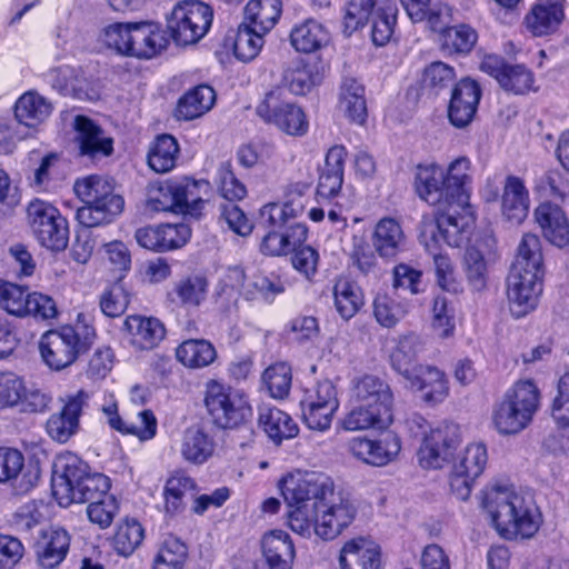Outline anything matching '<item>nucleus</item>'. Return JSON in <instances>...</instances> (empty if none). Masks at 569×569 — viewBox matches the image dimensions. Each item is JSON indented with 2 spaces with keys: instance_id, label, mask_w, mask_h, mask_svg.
<instances>
[{
  "instance_id": "obj_1",
  "label": "nucleus",
  "mask_w": 569,
  "mask_h": 569,
  "mask_svg": "<svg viewBox=\"0 0 569 569\" xmlns=\"http://www.w3.org/2000/svg\"><path fill=\"white\" fill-rule=\"evenodd\" d=\"M479 500L489 525L507 541L532 539L543 523L532 495L515 487H487L481 490Z\"/></svg>"
},
{
  "instance_id": "obj_2",
  "label": "nucleus",
  "mask_w": 569,
  "mask_h": 569,
  "mask_svg": "<svg viewBox=\"0 0 569 569\" xmlns=\"http://www.w3.org/2000/svg\"><path fill=\"white\" fill-rule=\"evenodd\" d=\"M542 252L536 234H523L507 279V297L513 317L533 311L542 293Z\"/></svg>"
},
{
  "instance_id": "obj_3",
  "label": "nucleus",
  "mask_w": 569,
  "mask_h": 569,
  "mask_svg": "<svg viewBox=\"0 0 569 569\" xmlns=\"http://www.w3.org/2000/svg\"><path fill=\"white\" fill-rule=\"evenodd\" d=\"M333 480L321 472L296 469L287 472L278 481L287 507V525L299 536H308L311 528V517L318 503L330 493Z\"/></svg>"
},
{
  "instance_id": "obj_4",
  "label": "nucleus",
  "mask_w": 569,
  "mask_h": 569,
  "mask_svg": "<svg viewBox=\"0 0 569 569\" xmlns=\"http://www.w3.org/2000/svg\"><path fill=\"white\" fill-rule=\"evenodd\" d=\"M110 479L102 473H90L86 462L77 456L67 453L56 462L52 477V495L59 506L91 503L102 496L111 495Z\"/></svg>"
},
{
  "instance_id": "obj_5",
  "label": "nucleus",
  "mask_w": 569,
  "mask_h": 569,
  "mask_svg": "<svg viewBox=\"0 0 569 569\" xmlns=\"http://www.w3.org/2000/svg\"><path fill=\"white\" fill-rule=\"evenodd\" d=\"M96 336L89 316L79 313L73 326H61L41 335L38 341L40 358L51 371H62L92 347Z\"/></svg>"
},
{
  "instance_id": "obj_6",
  "label": "nucleus",
  "mask_w": 569,
  "mask_h": 569,
  "mask_svg": "<svg viewBox=\"0 0 569 569\" xmlns=\"http://www.w3.org/2000/svg\"><path fill=\"white\" fill-rule=\"evenodd\" d=\"M102 41L122 56L144 60L157 57L169 44L161 26L150 21L112 23L104 28Z\"/></svg>"
},
{
  "instance_id": "obj_7",
  "label": "nucleus",
  "mask_w": 569,
  "mask_h": 569,
  "mask_svg": "<svg viewBox=\"0 0 569 569\" xmlns=\"http://www.w3.org/2000/svg\"><path fill=\"white\" fill-rule=\"evenodd\" d=\"M73 190L84 204L77 210L76 218L87 228L108 223L123 210L124 200L114 191V182L108 177H83L74 182Z\"/></svg>"
},
{
  "instance_id": "obj_8",
  "label": "nucleus",
  "mask_w": 569,
  "mask_h": 569,
  "mask_svg": "<svg viewBox=\"0 0 569 569\" xmlns=\"http://www.w3.org/2000/svg\"><path fill=\"white\" fill-rule=\"evenodd\" d=\"M475 220L470 203L451 201L438 207L435 219L423 218L420 241L427 251L439 249L441 242L449 247H460L469 238Z\"/></svg>"
},
{
  "instance_id": "obj_9",
  "label": "nucleus",
  "mask_w": 569,
  "mask_h": 569,
  "mask_svg": "<svg viewBox=\"0 0 569 569\" xmlns=\"http://www.w3.org/2000/svg\"><path fill=\"white\" fill-rule=\"evenodd\" d=\"M206 182L188 177L156 181L146 190V207L150 211H172L196 216L203 206L200 189Z\"/></svg>"
},
{
  "instance_id": "obj_10",
  "label": "nucleus",
  "mask_w": 569,
  "mask_h": 569,
  "mask_svg": "<svg viewBox=\"0 0 569 569\" xmlns=\"http://www.w3.org/2000/svg\"><path fill=\"white\" fill-rule=\"evenodd\" d=\"M203 402L212 422L222 429L237 428L253 415L246 393L217 380L206 383Z\"/></svg>"
},
{
  "instance_id": "obj_11",
  "label": "nucleus",
  "mask_w": 569,
  "mask_h": 569,
  "mask_svg": "<svg viewBox=\"0 0 569 569\" xmlns=\"http://www.w3.org/2000/svg\"><path fill=\"white\" fill-rule=\"evenodd\" d=\"M357 509L352 500L341 491L335 490V483L330 486V493L318 503L315 515L311 517V528L308 536L312 535L329 541L340 536L356 518Z\"/></svg>"
},
{
  "instance_id": "obj_12",
  "label": "nucleus",
  "mask_w": 569,
  "mask_h": 569,
  "mask_svg": "<svg viewBox=\"0 0 569 569\" xmlns=\"http://www.w3.org/2000/svg\"><path fill=\"white\" fill-rule=\"evenodd\" d=\"M257 114L278 131L293 138L305 137L309 119L305 109L279 89L267 92L256 108Z\"/></svg>"
},
{
  "instance_id": "obj_13",
  "label": "nucleus",
  "mask_w": 569,
  "mask_h": 569,
  "mask_svg": "<svg viewBox=\"0 0 569 569\" xmlns=\"http://www.w3.org/2000/svg\"><path fill=\"white\" fill-rule=\"evenodd\" d=\"M27 221L38 242L52 251L64 250L69 241L67 219L52 203L36 198L27 206Z\"/></svg>"
},
{
  "instance_id": "obj_14",
  "label": "nucleus",
  "mask_w": 569,
  "mask_h": 569,
  "mask_svg": "<svg viewBox=\"0 0 569 569\" xmlns=\"http://www.w3.org/2000/svg\"><path fill=\"white\" fill-rule=\"evenodd\" d=\"M212 19V9L207 3L183 0L168 14L167 28L178 44H193L208 33Z\"/></svg>"
},
{
  "instance_id": "obj_15",
  "label": "nucleus",
  "mask_w": 569,
  "mask_h": 569,
  "mask_svg": "<svg viewBox=\"0 0 569 569\" xmlns=\"http://www.w3.org/2000/svg\"><path fill=\"white\" fill-rule=\"evenodd\" d=\"M300 405L307 427L325 432L330 429L339 408L337 389L330 380L319 381L306 390Z\"/></svg>"
},
{
  "instance_id": "obj_16",
  "label": "nucleus",
  "mask_w": 569,
  "mask_h": 569,
  "mask_svg": "<svg viewBox=\"0 0 569 569\" xmlns=\"http://www.w3.org/2000/svg\"><path fill=\"white\" fill-rule=\"evenodd\" d=\"M460 441L458 425L441 421L430 428L418 452L419 463L425 469H440L452 457Z\"/></svg>"
},
{
  "instance_id": "obj_17",
  "label": "nucleus",
  "mask_w": 569,
  "mask_h": 569,
  "mask_svg": "<svg viewBox=\"0 0 569 569\" xmlns=\"http://www.w3.org/2000/svg\"><path fill=\"white\" fill-rule=\"evenodd\" d=\"M349 453L371 467H385L393 462L401 451V440L395 432L378 437L359 436L348 441Z\"/></svg>"
},
{
  "instance_id": "obj_18",
  "label": "nucleus",
  "mask_w": 569,
  "mask_h": 569,
  "mask_svg": "<svg viewBox=\"0 0 569 569\" xmlns=\"http://www.w3.org/2000/svg\"><path fill=\"white\" fill-rule=\"evenodd\" d=\"M496 239L491 233H479L467 247L462 268L469 286L477 291L486 288L489 266L496 260Z\"/></svg>"
},
{
  "instance_id": "obj_19",
  "label": "nucleus",
  "mask_w": 569,
  "mask_h": 569,
  "mask_svg": "<svg viewBox=\"0 0 569 569\" xmlns=\"http://www.w3.org/2000/svg\"><path fill=\"white\" fill-rule=\"evenodd\" d=\"M350 396L355 403L393 418L395 396L390 385L381 377L370 373L355 377L350 383Z\"/></svg>"
},
{
  "instance_id": "obj_20",
  "label": "nucleus",
  "mask_w": 569,
  "mask_h": 569,
  "mask_svg": "<svg viewBox=\"0 0 569 569\" xmlns=\"http://www.w3.org/2000/svg\"><path fill=\"white\" fill-rule=\"evenodd\" d=\"M40 475L39 463H26L20 450L0 447V483L10 482L17 491L26 493L38 485Z\"/></svg>"
},
{
  "instance_id": "obj_21",
  "label": "nucleus",
  "mask_w": 569,
  "mask_h": 569,
  "mask_svg": "<svg viewBox=\"0 0 569 569\" xmlns=\"http://www.w3.org/2000/svg\"><path fill=\"white\" fill-rule=\"evenodd\" d=\"M339 566L340 569H381V546L371 537H353L342 545Z\"/></svg>"
},
{
  "instance_id": "obj_22",
  "label": "nucleus",
  "mask_w": 569,
  "mask_h": 569,
  "mask_svg": "<svg viewBox=\"0 0 569 569\" xmlns=\"http://www.w3.org/2000/svg\"><path fill=\"white\" fill-rule=\"evenodd\" d=\"M124 337L137 350H152L166 337L164 325L156 317L130 315L123 322Z\"/></svg>"
},
{
  "instance_id": "obj_23",
  "label": "nucleus",
  "mask_w": 569,
  "mask_h": 569,
  "mask_svg": "<svg viewBox=\"0 0 569 569\" xmlns=\"http://www.w3.org/2000/svg\"><path fill=\"white\" fill-rule=\"evenodd\" d=\"M308 184L292 186L283 203H267L260 210L261 219L271 227H282L301 216L308 203Z\"/></svg>"
},
{
  "instance_id": "obj_24",
  "label": "nucleus",
  "mask_w": 569,
  "mask_h": 569,
  "mask_svg": "<svg viewBox=\"0 0 569 569\" xmlns=\"http://www.w3.org/2000/svg\"><path fill=\"white\" fill-rule=\"evenodd\" d=\"M415 189L418 197L427 203L442 207L451 202L445 178V169L439 164H420L416 169Z\"/></svg>"
},
{
  "instance_id": "obj_25",
  "label": "nucleus",
  "mask_w": 569,
  "mask_h": 569,
  "mask_svg": "<svg viewBox=\"0 0 569 569\" xmlns=\"http://www.w3.org/2000/svg\"><path fill=\"white\" fill-rule=\"evenodd\" d=\"M481 90L478 83L470 79H462L453 88L449 103L448 116L450 122L457 128L468 126L480 101Z\"/></svg>"
},
{
  "instance_id": "obj_26",
  "label": "nucleus",
  "mask_w": 569,
  "mask_h": 569,
  "mask_svg": "<svg viewBox=\"0 0 569 569\" xmlns=\"http://www.w3.org/2000/svg\"><path fill=\"white\" fill-rule=\"evenodd\" d=\"M565 18L563 0H537L523 18L527 30L535 37L555 33Z\"/></svg>"
},
{
  "instance_id": "obj_27",
  "label": "nucleus",
  "mask_w": 569,
  "mask_h": 569,
  "mask_svg": "<svg viewBox=\"0 0 569 569\" xmlns=\"http://www.w3.org/2000/svg\"><path fill=\"white\" fill-rule=\"evenodd\" d=\"M406 380L412 389L420 392L421 399L428 405L441 403L449 396L448 378L435 366H419Z\"/></svg>"
},
{
  "instance_id": "obj_28",
  "label": "nucleus",
  "mask_w": 569,
  "mask_h": 569,
  "mask_svg": "<svg viewBox=\"0 0 569 569\" xmlns=\"http://www.w3.org/2000/svg\"><path fill=\"white\" fill-rule=\"evenodd\" d=\"M70 546V536L67 530L50 527L41 531L34 552L38 566L42 569H53L66 558Z\"/></svg>"
},
{
  "instance_id": "obj_29",
  "label": "nucleus",
  "mask_w": 569,
  "mask_h": 569,
  "mask_svg": "<svg viewBox=\"0 0 569 569\" xmlns=\"http://www.w3.org/2000/svg\"><path fill=\"white\" fill-rule=\"evenodd\" d=\"M289 39L297 52L316 53L329 46L331 34L323 23L308 18L293 24Z\"/></svg>"
},
{
  "instance_id": "obj_30",
  "label": "nucleus",
  "mask_w": 569,
  "mask_h": 569,
  "mask_svg": "<svg viewBox=\"0 0 569 569\" xmlns=\"http://www.w3.org/2000/svg\"><path fill=\"white\" fill-rule=\"evenodd\" d=\"M542 236L553 246H569V221L563 210L550 202L539 204L533 212Z\"/></svg>"
},
{
  "instance_id": "obj_31",
  "label": "nucleus",
  "mask_w": 569,
  "mask_h": 569,
  "mask_svg": "<svg viewBox=\"0 0 569 569\" xmlns=\"http://www.w3.org/2000/svg\"><path fill=\"white\" fill-rule=\"evenodd\" d=\"M530 207L529 191L521 178L508 176L501 194V214L511 224H520L528 217Z\"/></svg>"
},
{
  "instance_id": "obj_32",
  "label": "nucleus",
  "mask_w": 569,
  "mask_h": 569,
  "mask_svg": "<svg viewBox=\"0 0 569 569\" xmlns=\"http://www.w3.org/2000/svg\"><path fill=\"white\" fill-rule=\"evenodd\" d=\"M213 437L200 427L187 428L180 439L179 452L182 460L192 466H203L216 452Z\"/></svg>"
},
{
  "instance_id": "obj_33",
  "label": "nucleus",
  "mask_w": 569,
  "mask_h": 569,
  "mask_svg": "<svg viewBox=\"0 0 569 569\" xmlns=\"http://www.w3.org/2000/svg\"><path fill=\"white\" fill-rule=\"evenodd\" d=\"M209 282L200 273L189 274L174 281L167 291V300L183 309L200 307L207 299Z\"/></svg>"
},
{
  "instance_id": "obj_34",
  "label": "nucleus",
  "mask_w": 569,
  "mask_h": 569,
  "mask_svg": "<svg viewBox=\"0 0 569 569\" xmlns=\"http://www.w3.org/2000/svg\"><path fill=\"white\" fill-rule=\"evenodd\" d=\"M406 234L400 221L393 217H383L377 221L372 231V246L379 257L393 259L406 246Z\"/></svg>"
},
{
  "instance_id": "obj_35",
  "label": "nucleus",
  "mask_w": 569,
  "mask_h": 569,
  "mask_svg": "<svg viewBox=\"0 0 569 569\" xmlns=\"http://www.w3.org/2000/svg\"><path fill=\"white\" fill-rule=\"evenodd\" d=\"M325 77V68L315 61L298 59L283 73L286 87L296 96H303L319 86Z\"/></svg>"
},
{
  "instance_id": "obj_36",
  "label": "nucleus",
  "mask_w": 569,
  "mask_h": 569,
  "mask_svg": "<svg viewBox=\"0 0 569 569\" xmlns=\"http://www.w3.org/2000/svg\"><path fill=\"white\" fill-rule=\"evenodd\" d=\"M347 153L343 146H333L328 150L317 184L319 197L330 199L341 190Z\"/></svg>"
},
{
  "instance_id": "obj_37",
  "label": "nucleus",
  "mask_w": 569,
  "mask_h": 569,
  "mask_svg": "<svg viewBox=\"0 0 569 569\" xmlns=\"http://www.w3.org/2000/svg\"><path fill=\"white\" fill-rule=\"evenodd\" d=\"M261 548L270 569H291L296 551L288 532L280 529L267 532L262 537Z\"/></svg>"
},
{
  "instance_id": "obj_38",
  "label": "nucleus",
  "mask_w": 569,
  "mask_h": 569,
  "mask_svg": "<svg viewBox=\"0 0 569 569\" xmlns=\"http://www.w3.org/2000/svg\"><path fill=\"white\" fill-rule=\"evenodd\" d=\"M77 141L82 154L89 157L109 156L112 152V139L89 118L77 116L73 121Z\"/></svg>"
},
{
  "instance_id": "obj_39",
  "label": "nucleus",
  "mask_w": 569,
  "mask_h": 569,
  "mask_svg": "<svg viewBox=\"0 0 569 569\" xmlns=\"http://www.w3.org/2000/svg\"><path fill=\"white\" fill-rule=\"evenodd\" d=\"M392 423L393 418L365 405L356 403L337 421V429L347 432H357L369 429H387Z\"/></svg>"
},
{
  "instance_id": "obj_40",
  "label": "nucleus",
  "mask_w": 569,
  "mask_h": 569,
  "mask_svg": "<svg viewBox=\"0 0 569 569\" xmlns=\"http://www.w3.org/2000/svg\"><path fill=\"white\" fill-rule=\"evenodd\" d=\"M447 191L451 201L470 203V190L472 184V163L467 157H458L452 160L445 170Z\"/></svg>"
},
{
  "instance_id": "obj_41",
  "label": "nucleus",
  "mask_w": 569,
  "mask_h": 569,
  "mask_svg": "<svg viewBox=\"0 0 569 569\" xmlns=\"http://www.w3.org/2000/svg\"><path fill=\"white\" fill-rule=\"evenodd\" d=\"M535 417L500 399L492 409L491 422L501 436H516L526 430Z\"/></svg>"
},
{
  "instance_id": "obj_42",
  "label": "nucleus",
  "mask_w": 569,
  "mask_h": 569,
  "mask_svg": "<svg viewBox=\"0 0 569 569\" xmlns=\"http://www.w3.org/2000/svg\"><path fill=\"white\" fill-rule=\"evenodd\" d=\"M535 417L500 399L492 409L491 422L501 436H516L526 430Z\"/></svg>"
},
{
  "instance_id": "obj_43",
  "label": "nucleus",
  "mask_w": 569,
  "mask_h": 569,
  "mask_svg": "<svg viewBox=\"0 0 569 569\" xmlns=\"http://www.w3.org/2000/svg\"><path fill=\"white\" fill-rule=\"evenodd\" d=\"M308 236L303 223H293L283 232L270 231L261 241V251L272 257L286 256L301 246Z\"/></svg>"
},
{
  "instance_id": "obj_44",
  "label": "nucleus",
  "mask_w": 569,
  "mask_h": 569,
  "mask_svg": "<svg viewBox=\"0 0 569 569\" xmlns=\"http://www.w3.org/2000/svg\"><path fill=\"white\" fill-rule=\"evenodd\" d=\"M338 109L351 122L362 124L366 121L365 87L357 79H343L340 87Z\"/></svg>"
},
{
  "instance_id": "obj_45",
  "label": "nucleus",
  "mask_w": 569,
  "mask_h": 569,
  "mask_svg": "<svg viewBox=\"0 0 569 569\" xmlns=\"http://www.w3.org/2000/svg\"><path fill=\"white\" fill-rule=\"evenodd\" d=\"M216 102L214 90L200 84L188 90L179 100L176 117L180 120H193L207 113Z\"/></svg>"
},
{
  "instance_id": "obj_46",
  "label": "nucleus",
  "mask_w": 569,
  "mask_h": 569,
  "mask_svg": "<svg viewBox=\"0 0 569 569\" xmlns=\"http://www.w3.org/2000/svg\"><path fill=\"white\" fill-rule=\"evenodd\" d=\"M259 423L276 445L295 438L299 432L295 420L287 412L274 407L260 408Z\"/></svg>"
},
{
  "instance_id": "obj_47",
  "label": "nucleus",
  "mask_w": 569,
  "mask_h": 569,
  "mask_svg": "<svg viewBox=\"0 0 569 569\" xmlns=\"http://www.w3.org/2000/svg\"><path fill=\"white\" fill-rule=\"evenodd\" d=\"M333 306L339 316L349 320L353 318L365 305V297L357 282L339 277L332 287Z\"/></svg>"
},
{
  "instance_id": "obj_48",
  "label": "nucleus",
  "mask_w": 569,
  "mask_h": 569,
  "mask_svg": "<svg viewBox=\"0 0 569 569\" xmlns=\"http://www.w3.org/2000/svg\"><path fill=\"white\" fill-rule=\"evenodd\" d=\"M52 112V104L37 92L28 91L16 102L14 116L19 124L32 128L46 121Z\"/></svg>"
},
{
  "instance_id": "obj_49",
  "label": "nucleus",
  "mask_w": 569,
  "mask_h": 569,
  "mask_svg": "<svg viewBox=\"0 0 569 569\" xmlns=\"http://www.w3.org/2000/svg\"><path fill=\"white\" fill-rule=\"evenodd\" d=\"M422 350L423 343L418 336L410 333L400 337L390 353L391 367L407 379L418 370L419 366H416V362Z\"/></svg>"
},
{
  "instance_id": "obj_50",
  "label": "nucleus",
  "mask_w": 569,
  "mask_h": 569,
  "mask_svg": "<svg viewBox=\"0 0 569 569\" xmlns=\"http://www.w3.org/2000/svg\"><path fill=\"white\" fill-rule=\"evenodd\" d=\"M501 399L536 417L541 407L542 396L535 380L519 379L506 390Z\"/></svg>"
},
{
  "instance_id": "obj_51",
  "label": "nucleus",
  "mask_w": 569,
  "mask_h": 569,
  "mask_svg": "<svg viewBox=\"0 0 569 569\" xmlns=\"http://www.w3.org/2000/svg\"><path fill=\"white\" fill-rule=\"evenodd\" d=\"M216 349L204 339H188L176 349V358L184 367L200 369L208 367L216 359Z\"/></svg>"
},
{
  "instance_id": "obj_52",
  "label": "nucleus",
  "mask_w": 569,
  "mask_h": 569,
  "mask_svg": "<svg viewBox=\"0 0 569 569\" xmlns=\"http://www.w3.org/2000/svg\"><path fill=\"white\" fill-rule=\"evenodd\" d=\"M281 12V0H250L244 17L248 24L268 33L278 22Z\"/></svg>"
},
{
  "instance_id": "obj_53",
  "label": "nucleus",
  "mask_w": 569,
  "mask_h": 569,
  "mask_svg": "<svg viewBox=\"0 0 569 569\" xmlns=\"http://www.w3.org/2000/svg\"><path fill=\"white\" fill-rule=\"evenodd\" d=\"M179 146L170 134H161L150 144L148 164L157 173L171 171L177 162Z\"/></svg>"
},
{
  "instance_id": "obj_54",
  "label": "nucleus",
  "mask_w": 569,
  "mask_h": 569,
  "mask_svg": "<svg viewBox=\"0 0 569 569\" xmlns=\"http://www.w3.org/2000/svg\"><path fill=\"white\" fill-rule=\"evenodd\" d=\"M488 465V449L481 441L468 443L455 458L453 470L460 476L480 477Z\"/></svg>"
},
{
  "instance_id": "obj_55",
  "label": "nucleus",
  "mask_w": 569,
  "mask_h": 569,
  "mask_svg": "<svg viewBox=\"0 0 569 569\" xmlns=\"http://www.w3.org/2000/svg\"><path fill=\"white\" fill-rule=\"evenodd\" d=\"M266 34L248 23L239 26L234 34L230 37L236 58L243 62L253 60L264 44Z\"/></svg>"
},
{
  "instance_id": "obj_56",
  "label": "nucleus",
  "mask_w": 569,
  "mask_h": 569,
  "mask_svg": "<svg viewBox=\"0 0 569 569\" xmlns=\"http://www.w3.org/2000/svg\"><path fill=\"white\" fill-rule=\"evenodd\" d=\"M373 317L383 328H395L409 312V305L388 293H378L372 302Z\"/></svg>"
},
{
  "instance_id": "obj_57",
  "label": "nucleus",
  "mask_w": 569,
  "mask_h": 569,
  "mask_svg": "<svg viewBox=\"0 0 569 569\" xmlns=\"http://www.w3.org/2000/svg\"><path fill=\"white\" fill-rule=\"evenodd\" d=\"M194 489V481L191 477L183 473H176L166 481L162 496L164 511L167 515L174 516L184 509V497Z\"/></svg>"
},
{
  "instance_id": "obj_58",
  "label": "nucleus",
  "mask_w": 569,
  "mask_h": 569,
  "mask_svg": "<svg viewBox=\"0 0 569 569\" xmlns=\"http://www.w3.org/2000/svg\"><path fill=\"white\" fill-rule=\"evenodd\" d=\"M143 538L144 530L140 522L126 518L117 526L112 543L119 555L128 557L141 545Z\"/></svg>"
},
{
  "instance_id": "obj_59",
  "label": "nucleus",
  "mask_w": 569,
  "mask_h": 569,
  "mask_svg": "<svg viewBox=\"0 0 569 569\" xmlns=\"http://www.w3.org/2000/svg\"><path fill=\"white\" fill-rule=\"evenodd\" d=\"M187 556V546L178 538L169 537L154 557L153 569H183Z\"/></svg>"
},
{
  "instance_id": "obj_60",
  "label": "nucleus",
  "mask_w": 569,
  "mask_h": 569,
  "mask_svg": "<svg viewBox=\"0 0 569 569\" xmlns=\"http://www.w3.org/2000/svg\"><path fill=\"white\" fill-rule=\"evenodd\" d=\"M407 14L413 22L428 20L435 28L443 17L449 16V8L431 0H400Z\"/></svg>"
},
{
  "instance_id": "obj_61",
  "label": "nucleus",
  "mask_w": 569,
  "mask_h": 569,
  "mask_svg": "<svg viewBox=\"0 0 569 569\" xmlns=\"http://www.w3.org/2000/svg\"><path fill=\"white\" fill-rule=\"evenodd\" d=\"M291 380V368L284 362L268 367L262 375V381L274 399H283L289 395Z\"/></svg>"
},
{
  "instance_id": "obj_62",
  "label": "nucleus",
  "mask_w": 569,
  "mask_h": 569,
  "mask_svg": "<svg viewBox=\"0 0 569 569\" xmlns=\"http://www.w3.org/2000/svg\"><path fill=\"white\" fill-rule=\"evenodd\" d=\"M29 295L21 286L0 280V306L16 317H28Z\"/></svg>"
},
{
  "instance_id": "obj_63",
  "label": "nucleus",
  "mask_w": 569,
  "mask_h": 569,
  "mask_svg": "<svg viewBox=\"0 0 569 569\" xmlns=\"http://www.w3.org/2000/svg\"><path fill=\"white\" fill-rule=\"evenodd\" d=\"M533 73L521 64H511L507 69L505 77H502L499 84L505 91L513 94H526L535 90Z\"/></svg>"
},
{
  "instance_id": "obj_64",
  "label": "nucleus",
  "mask_w": 569,
  "mask_h": 569,
  "mask_svg": "<svg viewBox=\"0 0 569 569\" xmlns=\"http://www.w3.org/2000/svg\"><path fill=\"white\" fill-rule=\"evenodd\" d=\"M118 512L119 502L112 493L102 496V498L94 500L87 507L89 520L100 529L109 528Z\"/></svg>"
}]
</instances>
